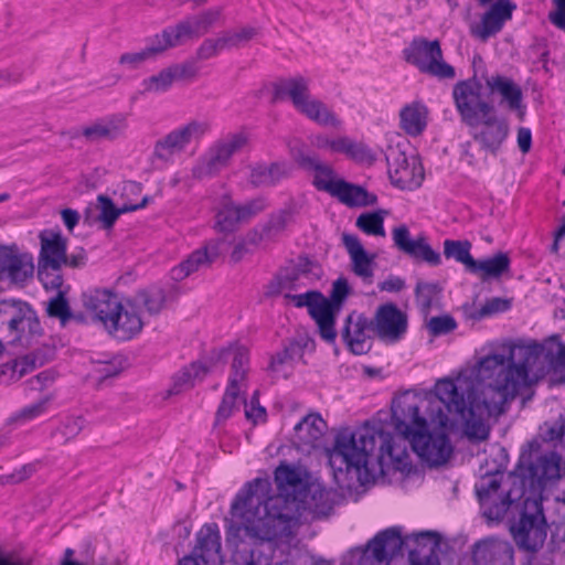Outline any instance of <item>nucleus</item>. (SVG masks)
<instances>
[{
  "label": "nucleus",
  "instance_id": "46",
  "mask_svg": "<svg viewBox=\"0 0 565 565\" xmlns=\"http://www.w3.org/2000/svg\"><path fill=\"white\" fill-rule=\"evenodd\" d=\"M67 290H58L54 297H52L46 306L47 316L51 318H57L63 326L73 318V313L68 301L66 299Z\"/></svg>",
  "mask_w": 565,
  "mask_h": 565
},
{
  "label": "nucleus",
  "instance_id": "53",
  "mask_svg": "<svg viewBox=\"0 0 565 565\" xmlns=\"http://www.w3.org/2000/svg\"><path fill=\"white\" fill-rule=\"evenodd\" d=\"M439 292V287L434 282L419 281L415 288L416 303L424 312L430 310L434 298Z\"/></svg>",
  "mask_w": 565,
  "mask_h": 565
},
{
  "label": "nucleus",
  "instance_id": "47",
  "mask_svg": "<svg viewBox=\"0 0 565 565\" xmlns=\"http://www.w3.org/2000/svg\"><path fill=\"white\" fill-rule=\"evenodd\" d=\"M239 388L227 386L216 411L215 425L223 424L235 411L239 409Z\"/></svg>",
  "mask_w": 565,
  "mask_h": 565
},
{
  "label": "nucleus",
  "instance_id": "21",
  "mask_svg": "<svg viewBox=\"0 0 565 565\" xmlns=\"http://www.w3.org/2000/svg\"><path fill=\"white\" fill-rule=\"evenodd\" d=\"M515 9L516 4L511 0H499L492 3L483 13L480 23L470 24V34L483 42L487 41L502 30Z\"/></svg>",
  "mask_w": 565,
  "mask_h": 565
},
{
  "label": "nucleus",
  "instance_id": "57",
  "mask_svg": "<svg viewBox=\"0 0 565 565\" xmlns=\"http://www.w3.org/2000/svg\"><path fill=\"white\" fill-rule=\"evenodd\" d=\"M267 206V200L264 196H258L245 204L237 205V209L242 222H245L263 212Z\"/></svg>",
  "mask_w": 565,
  "mask_h": 565
},
{
  "label": "nucleus",
  "instance_id": "30",
  "mask_svg": "<svg viewBox=\"0 0 565 565\" xmlns=\"http://www.w3.org/2000/svg\"><path fill=\"white\" fill-rule=\"evenodd\" d=\"M41 249L39 264H47L54 268H62L65 263L67 239L60 231H42L39 235Z\"/></svg>",
  "mask_w": 565,
  "mask_h": 565
},
{
  "label": "nucleus",
  "instance_id": "52",
  "mask_svg": "<svg viewBox=\"0 0 565 565\" xmlns=\"http://www.w3.org/2000/svg\"><path fill=\"white\" fill-rule=\"evenodd\" d=\"M38 277L46 290H63L61 268H54L47 264H39Z\"/></svg>",
  "mask_w": 565,
  "mask_h": 565
},
{
  "label": "nucleus",
  "instance_id": "64",
  "mask_svg": "<svg viewBox=\"0 0 565 565\" xmlns=\"http://www.w3.org/2000/svg\"><path fill=\"white\" fill-rule=\"evenodd\" d=\"M43 361H39L33 354H26L22 358L14 360L12 365L13 373H18L19 377L23 376L29 371L34 370L38 365H42Z\"/></svg>",
  "mask_w": 565,
  "mask_h": 565
},
{
  "label": "nucleus",
  "instance_id": "10",
  "mask_svg": "<svg viewBox=\"0 0 565 565\" xmlns=\"http://www.w3.org/2000/svg\"><path fill=\"white\" fill-rule=\"evenodd\" d=\"M209 130L210 125L206 121L191 120L157 140L152 156L162 162H171L175 154L186 148L192 138H199Z\"/></svg>",
  "mask_w": 565,
  "mask_h": 565
},
{
  "label": "nucleus",
  "instance_id": "43",
  "mask_svg": "<svg viewBox=\"0 0 565 565\" xmlns=\"http://www.w3.org/2000/svg\"><path fill=\"white\" fill-rule=\"evenodd\" d=\"M260 32L259 28L245 25L221 34L225 50L241 49L246 46Z\"/></svg>",
  "mask_w": 565,
  "mask_h": 565
},
{
  "label": "nucleus",
  "instance_id": "37",
  "mask_svg": "<svg viewBox=\"0 0 565 565\" xmlns=\"http://www.w3.org/2000/svg\"><path fill=\"white\" fill-rule=\"evenodd\" d=\"M289 168L284 162H273L270 164L259 163L252 168L249 182L256 186H274L279 181L289 175Z\"/></svg>",
  "mask_w": 565,
  "mask_h": 565
},
{
  "label": "nucleus",
  "instance_id": "61",
  "mask_svg": "<svg viewBox=\"0 0 565 565\" xmlns=\"http://www.w3.org/2000/svg\"><path fill=\"white\" fill-rule=\"evenodd\" d=\"M510 308V301L508 299L494 297L490 300H488L479 310L477 313L473 315V318L476 319H482L484 317L504 312Z\"/></svg>",
  "mask_w": 565,
  "mask_h": 565
},
{
  "label": "nucleus",
  "instance_id": "20",
  "mask_svg": "<svg viewBox=\"0 0 565 565\" xmlns=\"http://www.w3.org/2000/svg\"><path fill=\"white\" fill-rule=\"evenodd\" d=\"M230 353L228 349L214 350L205 361H196L183 367L173 376L169 395L179 394L201 382L216 364L225 359Z\"/></svg>",
  "mask_w": 565,
  "mask_h": 565
},
{
  "label": "nucleus",
  "instance_id": "27",
  "mask_svg": "<svg viewBox=\"0 0 565 565\" xmlns=\"http://www.w3.org/2000/svg\"><path fill=\"white\" fill-rule=\"evenodd\" d=\"M309 340L303 337L290 339L284 344L281 351L271 356L269 370L287 379L292 373L295 365L302 361Z\"/></svg>",
  "mask_w": 565,
  "mask_h": 565
},
{
  "label": "nucleus",
  "instance_id": "33",
  "mask_svg": "<svg viewBox=\"0 0 565 565\" xmlns=\"http://www.w3.org/2000/svg\"><path fill=\"white\" fill-rule=\"evenodd\" d=\"M173 47L169 38L164 36V29L161 33L156 34L151 43L139 52L124 53L119 57V64L127 66L129 70H136L146 61L156 57L168 49Z\"/></svg>",
  "mask_w": 565,
  "mask_h": 565
},
{
  "label": "nucleus",
  "instance_id": "34",
  "mask_svg": "<svg viewBox=\"0 0 565 565\" xmlns=\"http://www.w3.org/2000/svg\"><path fill=\"white\" fill-rule=\"evenodd\" d=\"M349 207L371 206L377 203V196L367 192L365 188L339 179L332 195Z\"/></svg>",
  "mask_w": 565,
  "mask_h": 565
},
{
  "label": "nucleus",
  "instance_id": "25",
  "mask_svg": "<svg viewBox=\"0 0 565 565\" xmlns=\"http://www.w3.org/2000/svg\"><path fill=\"white\" fill-rule=\"evenodd\" d=\"M393 241L395 246L403 253L415 259L426 262L431 266H438L441 263L440 254L434 250L420 236L416 239L411 238L409 230L405 225L397 226L393 230Z\"/></svg>",
  "mask_w": 565,
  "mask_h": 565
},
{
  "label": "nucleus",
  "instance_id": "58",
  "mask_svg": "<svg viewBox=\"0 0 565 565\" xmlns=\"http://www.w3.org/2000/svg\"><path fill=\"white\" fill-rule=\"evenodd\" d=\"M345 154L360 163L372 164L375 161L373 152L363 143L351 140Z\"/></svg>",
  "mask_w": 565,
  "mask_h": 565
},
{
  "label": "nucleus",
  "instance_id": "22",
  "mask_svg": "<svg viewBox=\"0 0 565 565\" xmlns=\"http://www.w3.org/2000/svg\"><path fill=\"white\" fill-rule=\"evenodd\" d=\"M224 239H211L201 248L192 252L185 260L172 268V278L182 280L191 274L210 267L224 252Z\"/></svg>",
  "mask_w": 565,
  "mask_h": 565
},
{
  "label": "nucleus",
  "instance_id": "23",
  "mask_svg": "<svg viewBox=\"0 0 565 565\" xmlns=\"http://www.w3.org/2000/svg\"><path fill=\"white\" fill-rule=\"evenodd\" d=\"M82 303L85 310L90 313L94 320L106 326V319L122 309L116 294L109 289L89 288L82 294Z\"/></svg>",
  "mask_w": 565,
  "mask_h": 565
},
{
  "label": "nucleus",
  "instance_id": "36",
  "mask_svg": "<svg viewBox=\"0 0 565 565\" xmlns=\"http://www.w3.org/2000/svg\"><path fill=\"white\" fill-rule=\"evenodd\" d=\"M326 429L327 424L319 414H309L296 424L295 434L301 444L318 448Z\"/></svg>",
  "mask_w": 565,
  "mask_h": 565
},
{
  "label": "nucleus",
  "instance_id": "16",
  "mask_svg": "<svg viewBox=\"0 0 565 565\" xmlns=\"http://www.w3.org/2000/svg\"><path fill=\"white\" fill-rule=\"evenodd\" d=\"M7 327L15 338L29 329L34 333L40 328L39 320L31 306L22 300L4 299L0 300V329Z\"/></svg>",
  "mask_w": 565,
  "mask_h": 565
},
{
  "label": "nucleus",
  "instance_id": "63",
  "mask_svg": "<svg viewBox=\"0 0 565 565\" xmlns=\"http://www.w3.org/2000/svg\"><path fill=\"white\" fill-rule=\"evenodd\" d=\"M428 533V536L424 540H418L416 543L413 544V546H405V550L408 552V559L411 561V552L412 550L419 551L420 555H428L429 548H431L435 552V548L438 546L439 537L435 532L431 531H424L419 532L418 534H425Z\"/></svg>",
  "mask_w": 565,
  "mask_h": 565
},
{
  "label": "nucleus",
  "instance_id": "55",
  "mask_svg": "<svg viewBox=\"0 0 565 565\" xmlns=\"http://www.w3.org/2000/svg\"><path fill=\"white\" fill-rule=\"evenodd\" d=\"M297 279L298 273L296 269L286 270L285 273L279 274L276 279L268 284L266 296L273 297L281 294L285 289L291 288L292 282Z\"/></svg>",
  "mask_w": 565,
  "mask_h": 565
},
{
  "label": "nucleus",
  "instance_id": "26",
  "mask_svg": "<svg viewBox=\"0 0 565 565\" xmlns=\"http://www.w3.org/2000/svg\"><path fill=\"white\" fill-rule=\"evenodd\" d=\"M127 128V115L114 114L84 127L82 135L89 142H98L102 140L113 141L124 137Z\"/></svg>",
  "mask_w": 565,
  "mask_h": 565
},
{
  "label": "nucleus",
  "instance_id": "44",
  "mask_svg": "<svg viewBox=\"0 0 565 565\" xmlns=\"http://www.w3.org/2000/svg\"><path fill=\"white\" fill-rule=\"evenodd\" d=\"M387 214L385 210L362 213L355 222L356 227L367 235L385 236L384 216Z\"/></svg>",
  "mask_w": 565,
  "mask_h": 565
},
{
  "label": "nucleus",
  "instance_id": "7",
  "mask_svg": "<svg viewBox=\"0 0 565 565\" xmlns=\"http://www.w3.org/2000/svg\"><path fill=\"white\" fill-rule=\"evenodd\" d=\"M404 60L418 68L420 73L439 79H451L456 76L455 68L445 62L438 40L428 41L425 38H414L403 50Z\"/></svg>",
  "mask_w": 565,
  "mask_h": 565
},
{
  "label": "nucleus",
  "instance_id": "2",
  "mask_svg": "<svg viewBox=\"0 0 565 565\" xmlns=\"http://www.w3.org/2000/svg\"><path fill=\"white\" fill-rule=\"evenodd\" d=\"M278 492L270 495L271 483L265 478L246 482L231 503L226 542L238 550L246 541L264 542L289 536L299 525L305 510L327 515L332 509L329 492L316 490L308 501L309 488L298 469L280 463L274 473Z\"/></svg>",
  "mask_w": 565,
  "mask_h": 565
},
{
  "label": "nucleus",
  "instance_id": "41",
  "mask_svg": "<svg viewBox=\"0 0 565 565\" xmlns=\"http://www.w3.org/2000/svg\"><path fill=\"white\" fill-rule=\"evenodd\" d=\"M472 244L468 239H446L444 241V256L447 259H455L465 266L466 270L470 273L475 267V258L471 256Z\"/></svg>",
  "mask_w": 565,
  "mask_h": 565
},
{
  "label": "nucleus",
  "instance_id": "49",
  "mask_svg": "<svg viewBox=\"0 0 565 565\" xmlns=\"http://www.w3.org/2000/svg\"><path fill=\"white\" fill-rule=\"evenodd\" d=\"M174 79L171 67H167L142 81L143 93H163L172 86Z\"/></svg>",
  "mask_w": 565,
  "mask_h": 565
},
{
  "label": "nucleus",
  "instance_id": "8",
  "mask_svg": "<svg viewBox=\"0 0 565 565\" xmlns=\"http://www.w3.org/2000/svg\"><path fill=\"white\" fill-rule=\"evenodd\" d=\"M481 88V83L476 77L460 81L452 88L456 109L467 127H475L479 118L495 113L493 105L482 98Z\"/></svg>",
  "mask_w": 565,
  "mask_h": 565
},
{
  "label": "nucleus",
  "instance_id": "24",
  "mask_svg": "<svg viewBox=\"0 0 565 565\" xmlns=\"http://www.w3.org/2000/svg\"><path fill=\"white\" fill-rule=\"evenodd\" d=\"M369 332H372L371 320L363 315L352 312L345 319L341 337L352 353L364 354L372 347Z\"/></svg>",
  "mask_w": 565,
  "mask_h": 565
},
{
  "label": "nucleus",
  "instance_id": "35",
  "mask_svg": "<svg viewBox=\"0 0 565 565\" xmlns=\"http://www.w3.org/2000/svg\"><path fill=\"white\" fill-rule=\"evenodd\" d=\"M148 202L149 196L146 195L139 203H125L122 206L116 207L110 198L100 194L97 196L98 204L96 206V209L99 210V213L97 214L98 222L102 224L103 228L109 230L114 226L115 222L122 213L142 209L148 204Z\"/></svg>",
  "mask_w": 565,
  "mask_h": 565
},
{
  "label": "nucleus",
  "instance_id": "54",
  "mask_svg": "<svg viewBox=\"0 0 565 565\" xmlns=\"http://www.w3.org/2000/svg\"><path fill=\"white\" fill-rule=\"evenodd\" d=\"M53 399V395L47 393L43 395L39 401H36L33 404H30L28 406H24L19 411V413L15 415L17 419L29 422L34 418H38L39 416L43 415Z\"/></svg>",
  "mask_w": 565,
  "mask_h": 565
},
{
  "label": "nucleus",
  "instance_id": "45",
  "mask_svg": "<svg viewBox=\"0 0 565 565\" xmlns=\"http://www.w3.org/2000/svg\"><path fill=\"white\" fill-rule=\"evenodd\" d=\"M241 222L237 204L226 200L216 213L215 227L220 232H233Z\"/></svg>",
  "mask_w": 565,
  "mask_h": 565
},
{
  "label": "nucleus",
  "instance_id": "62",
  "mask_svg": "<svg viewBox=\"0 0 565 565\" xmlns=\"http://www.w3.org/2000/svg\"><path fill=\"white\" fill-rule=\"evenodd\" d=\"M349 294L350 286L348 280L344 277H340L332 284L329 302H332L340 310Z\"/></svg>",
  "mask_w": 565,
  "mask_h": 565
},
{
  "label": "nucleus",
  "instance_id": "38",
  "mask_svg": "<svg viewBox=\"0 0 565 565\" xmlns=\"http://www.w3.org/2000/svg\"><path fill=\"white\" fill-rule=\"evenodd\" d=\"M428 109L422 103H412L399 113L401 127L411 136L420 135L427 126Z\"/></svg>",
  "mask_w": 565,
  "mask_h": 565
},
{
  "label": "nucleus",
  "instance_id": "5",
  "mask_svg": "<svg viewBox=\"0 0 565 565\" xmlns=\"http://www.w3.org/2000/svg\"><path fill=\"white\" fill-rule=\"evenodd\" d=\"M510 534L520 551L535 554L543 547L547 523L539 500L524 501L519 520L510 525Z\"/></svg>",
  "mask_w": 565,
  "mask_h": 565
},
{
  "label": "nucleus",
  "instance_id": "31",
  "mask_svg": "<svg viewBox=\"0 0 565 565\" xmlns=\"http://www.w3.org/2000/svg\"><path fill=\"white\" fill-rule=\"evenodd\" d=\"M340 310L335 308L329 299L322 294L317 299L313 306H310L309 313L319 327V333L321 338L328 343H332L335 340L337 332L334 329L335 315Z\"/></svg>",
  "mask_w": 565,
  "mask_h": 565
},
{
  "label": "nucleus",
  "instance_id": "14",
  "mask_svg": "<svg viewBox=\"0 0 565 565\" xmlns=\"http://www.w3.org/2000/svg\"><path fill=\"white\" fill-rule=\"evenodd\" d=\"M502 479L503 473L497 470L494 473H486L475 486L478 500L484 508L483 515L491 521L502 520L512 503L509 492L500 497L499 501H492L493 495L500 489Z\"/></svg>",
  "mask_w": 565,
  "mask_h": 565
},
{
  "label": "nucleus",
  "instance_id": "60",
  "mask_svg": "<svg viewBox=\"0 0 565 565\" xmlns=\"http://www.w3.org/2000/svg\"><path fill=\"white\" fill-rule=\"evenodd\" d=\"M222 50H225V45L221 35L216 39H206L198 47L196 58L202 61L209 60Z\"/></svg>",
  "mask_w": 565,
  "mask_h": 565
},
{
  "label": "nucleus",
  "instance_id": "11",
  "mask_svg": "<svg viewBox=\"0 0 565 565\" xmlns=\"http://www.w3.org/2000/svg\"><path fill=\"white\" fill-rule=\"evenodd\" d=\"M370 320L372 323V333L384 343H396L401 341L407 332V315L393 302L379 306L374 317Z\"/></svg>",
  "mask_w": 565,
  "mask_h": 565
},
{
  "label": "nucleus",
  "instance_id": "40",
  "mask_svg": "<svg viewBox=\"0 0 565 565\" xmlns=\"http://www.w3.org/2000/svg\"><path fill=\"white\" fill-rule=\"evenodd\" d=\"M510 257L507 253L499 252L491 257L476 260L470 274L479 275L484 281L489 278H499L510 269Z\"/></svg>",
  "mask_w": 565,
  "mask_h": 565
},
{
  "label": "nucleus",
  "instance_id": "6",
  "mask_svg": "<svg viewBox=\"0 0 565 565\" xmlns=\"http://www.w3.org/2000/svg\"><path fill=\"white\" fill-rule=\"evenodd\" d=\"M248 141L249 135L245 130L228 134L216 140L193 166L192 177L202 180L216 175L230 164L236 152L247 146Z\"/></svg>",
  "mask_w": 565,
  "mask_h": 565
},
{
  "label": "nucleus",
  "instance_id": "48",
  "mask_svg": "<svg viewBox=\"0 0 565 565\" xmlns=\"http://www.w3.org/2000/svg\"><path fill=\"white\" fill-rule=\"evenodd\" d=\"M137 299L150 315H158L166 303V292L159 287H151L140 291Z\"/></svg>",
  "mask_w": 565,
  "mask_h": 565
},
{
  "label": "nucleus",
  "instance_id": "19",
  "mask_svg": "<svg viewBox=\"0 0 565 565\" xmlns=\"http://www.w3.org/2000/svg\"><path fill=\"white\" fill-rule=\"evenodd\" d=\"M33 257L29 253H20L15 247L0 249V280L8 279L13 285L23 286L33 277Z\"/></svg>",
  "mask_w": 565,
  "mask_h": 565
},
{
  "label": "nucleus",
  "instance_id": "32",
  "mask_svg": "<svg viewBox=\"0 0 565 565\" xmlns=\"http://www.w3.org/2000/svg\"><path fill=\"white\" fill-rule=\"evenodd\" d=\"M299 163L302 168L315 172L312 183L317 190L324 191L331 196L333 195L339 179H335L334 171L329 164L320 161L318 157L309 154H301Z\"/></svg>",
  "mask_w": 565,
  "mask_h": 565
},
{
  "label": "nucleus",
  "instance_id": "18",
  "mask_svg": "<svg viewBox=\"0 0 565 565\" xmlns=\"http://www.w3.org/2000/svg\"><path fill=\"white\" fill-rule=\"evenodd\" d=\"M471 558L476 565H514V548L507 540L488 536L472 545Z\"/></svg>",
  "mask_w": 565,
  "mask_h": 565
},
{
  "label": "nucleus",
  "instance_id": "4",
  "mask_svg": "<svg viewBox=\"0 0 565 565\" xmlns=\"http://www.w3.org/2000/svg\"><path fill=\"white\" fill-rule=\"evenodd\" d=\"M289 100L301 115L320 126L339 127L337 115L310 94V81L301 75L280 78L273 85V102Z\"/></svg>",
  "mask_w": 565,
  "mask_h": 565
},
{
  "label": "nucleus",
  "instance_id": "29",
  "mask_svg": "<svg viewBox=\"0 0 565 565\" xmlns=\"http://www.w3.org/2000/svg\"><path fill=\"white\" fill-rule=\"evenodd\" d=\"M143 322L135 310L122 309L117 310L113 317L106 319L105 330L113 338L127 341L136 337L142 330Z\"/></svg>",
  "mask_w": 565,
  "mask_h": 565
},
{
  "label": "nucleus",
  "instance_id": "15",
  "mask_svg": "<svg viewBox=\"0 0 565 565\" xmlns=\"http://www.w3.org/2000/svg\"><path fill=\"white\" fill-rule=\"evenodd\" d=\"M472 139L480 145L481 150L497 156L509 136V124L504 118L489 113L479 118L478 125L468 127Z\"/></svg>",
  "mask_w": 565,
  "mask_h": 565
},
{
  "label": "nucleus",
  "instance_id": "42",
  "mask_svg": "<svg viewBox=\"0 0 565 565\" xmlns=\"http://www.w3.org/2000/svg\"><path fill=\"white\" fill-rule=\"evenodd\" d=\"M298 213V204L295 201H289L281 210L270 215L264 225L266 233L270 238L280 234Z\"/></svg>",
  "mask_w": 565,
  "mask_h": 565
},
{
  "label": "nucleus",
  "instance_id": "56",
  "mask_svg": "<svg viewBox=\"0 0 565 565\" xmlns=\"http://www.w3.org/2000/svg\"><path fill=\"white\" fill-rule=\"evenodd\" d=\"M540 430L544 441H561L565 434V419L559 415L553 423L545 422Z\"/></svg>",
  "mask_w": 565,
  "mask_h": 565
},
{
  "label": "nucleus",
  "instance_id": "9",
  "mask_svg": "<svg viewBox=\"0 0 565 565\" xmlns=\"http://www.w3.org/2000/svg\"><path fill=\"white\" fill-rule=\"evenodd\" d=\"M387 172L393 185L401 190H415L424 180V169L415 156L408 157L399 146L385 153Z\"/></svg>",
  "mask_w": 565,
  "mask_h": 565
},
{
  "label": "nucleus",
  "instance_id": "50",
  "mask_svg": "<svg viewBox=\"0 0 565 565\" xmlns=\"http://www.w3.org/2000/svg\"><path fill=\"white\" fill-rule=\"evenodd\" d=\"M83 427L84 419L82 417H68L52 433V436L58 443L66 444L75 438Z\"/></svg>",
  "mask_w": 565,
  "mask_h": 565
},
{
  "label": "nucleus",
  "instance_id": "59",
  "mask_svg": "<svg viewBox=\"0 0 565 565\" xmlns=\"http://www.w3.org/2000/svg\"><path fill=\"white\" fill-rule=\"evenodd\" d=\"M456 327L457 323L450 316L433 317L428 322V329L433 335L447 334L454 331Z\"/></svg>",
  "mask_w": 565,
  "mask_h": 565
},
{
  "label": "nucleus",
  "instance_id": "13",
  "mask_svg": "<svg viewBox=\"0 0 565 565\" xmlns=\"http://www.w3.org/2000/svg\"><path fill=\"white\" fill-rule=\"evenodd\" d=\"M221 8H212L198 15L188 17L174 25L164 29V36L169 38L173 47L185 43L189 40L198 39L207 33L220 20Z\"/></svg>",
  "mask_w": 565,
  "mask_h": 565
},
{
  "label": "nucleus",
  "instance_id": "12",
  "mask_svg": "<svg viewBox=\"0 0 565 565\" xmlns=\"http://www.w3.org/2000/svg\"><path fill=\"white\" fill-rule=\"evenodd\" d=\"M221 534L216 523H206L196 533V545L190 555L182 557L179 565H221Z\"/></svg>",
  "mask_w": 565,
  "mask_h": 565
},
{
  "label": "nucleus",
  "instance_id": "1",
  "mask_svg": "<svg viewBox=\"0 0 565 565\" xmlns=\"http://www.w3.org/2000/svg\"><path fill=\"white\" fill-rule=\"evenodd\" d=\"M482 383L478 393L473 382L466 375H458L456 380L441 379L435 384L436 401H427L415 394L405 393L392 402V424L395 434L388 431L382 422H366L355 430L341 429L334 439L332 449L328 451L329 465L334 473L353 475L361 484L374 481L377 476L390 471L408 475L413 470L408 447L429 466L445 463L452 452L448 436L445 433L431 434L428 429V419L422 415V408H429L430 422L441 428L448 427L450 422L461 423L470 438L484 440L471 434L467 420L456 412L450 398L460 402L466 407L483 401L486 383ZM491 415L484 414V417ZM487 425L486 423H483ZM488 429L489 427L486 426ZM489 436V434L487 435Z\"/></svg>",
  "mask_w": 565,
  "mask_h": 565
},
{
  "label": "nucleus",
  "instance_id": "3",
  "mask_svg": "<svg viewBox=\"0 0 565 565\" xmlns=\"http://www.w3.org/2000/svg\"><path fill=\"white\" fill-rule=\"evenodd\" d=\"M507 354L490 353L477 363V375L486 383L483 401L466 407L460 402L450 398V404L463 417L471 434L479 438L488 435V428L482 422L484 414L501 415L522 391L544 377L551 371H565V345H553L537 342L507 340L501 344Z\"/></svg>",
  "mask_w": 565,
  "mask_h": 565
},
{
  "label": "nucleus",
  "instance_id": "39",
  "mask_svg": "<svg viewBox=\"0 0 565 565\" xmlns=\"http://www.w3.org/2000/svg\"><path fill=\"white\" fill-rule=\"evenodd\" d=\"M487 86L492 93H499L511 110H518L522 104V90L511 79L502 75L487 78Z\"/></svg>",
  "mask_w": 565,
  "mask_h": 565
},
{
  "label": "nucleus",
  "instance_id": "51",
  "mask_svg": "<svg viewBox=\"0 0 565 565\" xmlns=\"http://www.w3.org/2000/svg\"><path fill=\"white\" fill-rule=\"evenodd\" d=\"M248 361V352L246 350L238 349L235 351L232 361V374L227 386L239 388L238 383L245 379Z\"/></svg>",
  "mask_w": 565,
  "mask_h": 565
},
{
  "label": "nucleus",
  "instance_id": "17",
  "mask_svg": "<svg viewBox=\"0 0 565 565\" xmlns=\"http://www.w3.org/2000/svg\"><path fill=\"white\" fill-rule=\"evenodd\" d=\"M427 536L428 533L412 534L403 539L396 527H390L377 533L369 542V548L376 561L385 562L402 554L405 546H413L418 540H424Z\"/></svg>",
  "mask_w": 565,
  "mask_h": 565
},
{
  "label": "nucleus",
  "instance_id": "28",
  "mask_svg": "<svg viewBox=\"0 0 565 565\" xmlns=\"http://www.w3.org/2000/svg\"><path fill=\"white\" fill-rule=\"evenodd\" d=\"M341 239L350 256L352 271L363 280L371 282L374 275L375 255L366 253L356 235L344 233Z\"/></svg>",
  "mask_w": 565,
  "mask_h": 565
}]
</instances>
